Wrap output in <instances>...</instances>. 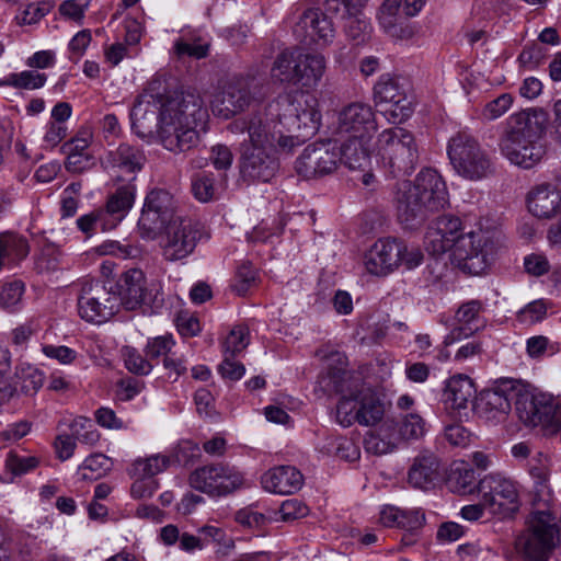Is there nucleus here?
Wrapping results in <instances>:
<instances>
[{"label":"nucleus","mask_w":561,"mask_h":561,"mask_svg":"<svg viewBox=\"0 0 561 561\" xmlns=\"http://www.w3.org/2000/svg\"><path fill=\"white\" fill-rule=\"evenodd\" d=\"M424 244L433 255L451 251L453 264L470 275L482 274L494 261L497 242L485 231L461 232L458 217L444 215L437 217L428 227Z\"/></svg>","instance_id":"1"},{"label":"nucleus","mask_w":561,"mask_h":561,"mask_svg":"<svg viewBox=\"0 0 561 561\" xmlns=\"http://www.w3.org/2000/svg\"><path fill=\"white\" fill-rule=\"evenodd\" d=\"M512 401L518 419L526 426H539L546 435L561 430V407L556 399L546 393L535 394L513 380L483 391L478 405L489 419H501L511 411Z\"/></svg>","instance_id":"2"},{"label":"nucleus","mask_w":561,"mask_h":561,"mask_svg":"<svg viewBox=\"0 0 561 561\" xmlns=\"http://www.w3.org/2000/svg\"><path fill=\"white\" fill-rule=\"evenodd\" d=\"M394 202L399 222L413 230L420 228L431 214L448 206L449 194L438 172L426 168L413 182L404 180L397 184Z\"/></svg>","instance_id":"3"},{"label":"nucleus","mask_w":561,"mask_h":561,"mask_svg":"<svg viewBox=\"0 0 561 561\" xmlns=\"http://www.w3.org/2000/svg\"><path fill=\"white\" fill-rule=\"evenodd\" d=\"M548 115L541 108L522 111L510 116L499 148L514 165L531 169L539 164L547 153L545 133Z\"/></svg>","instance_id":"4"},{"label":"nucleus","mask_w":561,"mask_h":561,"mask_svg":"<svg viewBox=\"0 0 561 561\" xmlns=\"http://www.w3.org/2000/svg\"><path fill=\"white\" fill-rule=\"evenodd\" d=\"M329 380L333 390L341 394L336 405V420L348 427L355 422L365 426L379 423L385 414V405L377 392L359 376L345 370L332 371Z\"/></svg>","instance_id":"5"},{"label":"nucleus","mask_w":561,"mask_h":561,"mask_svg":"<svg viewBox=\"0 0 561 561\" xmlns=\"http://www.w3.org/2000/svg\"><path fill=\"white\" fill-rule=\"evenodd\" d=\"M208 118L202 96L195 91H182L173 113H162L159 137L162 146L174 153L185 152L199 142V129Z\"/></svg>","instance_id":"6"},{"label":"nucleus","mask_w":561,"mask_h":561,"mask_svg":"<svg viewBox=\"0 0 561 561\" xmlns=\"http://www.w3.org/2000/svg\"><path fill=\"white\" fill-rule=\"evenodd\" d=\"M271 103L264 111L234 119L228 126L232 134H248L240 146L276 149L289 153L293 151V138L284 130L280 112L271 113Z\"/></svg>","instance_id":"7"},{"label":"nucleus","mask_w":561,"mask_h":561,"mask_svg":"<svg viewBox=\"0 0 561 561\" xmlns=\"http://www.w3.org/2000/svg\"><path fill=\"white\" fill-rule=\"evenodd\" d=\"M271 113L280 112L284 129L293 138V149L311 138L321 124L318 100L312 95L294 100L289 94L278 95L271 102Z\"/></svg>","instance_id":"8"},{"label":"nucleus","mask_w":561,"mask_h":561,"mask_svg":"<svg viewBox=\"0 0 561 561\" xmlns=\"http://www.w3.org/2000/svg\"><path fill=\"white\" fill-rule=\"evenodd\" d=\"M161 84L160 80H152L131 108V128L141 138L159 131L164 110L171 114L180 102L182 91L161 90Z\"/></svg>","instance_id":"9"},{"label":"nucleus","mask_w":561,"mask_h":561,"mask_svg":"<svg viewBox=\"0 0 561 561\" xmlns=\"http://www.w3.org/2000/svg\"><path fill=\"white\" fill-rule=\"evenodd\" d=\"M377 154L393 176L410 175L415 170L419 158V145L414 135L403 127L382 130L376 142Z\"/></svg>","instance_id":"10"},{"label":"nucleus","mask_w":561,"mask_h":561,"mask_svg":"<svg viewBox=\"0 0 561 561\" xmlns=\"http://www.w3.org/2000/svg\"><path fill=\"white\" fill-rule=\"evenodd\" d=\"M447 154L456 173L466 180L479 181L495 172L488 151L467 131H458L449 139Z\"/></svg>","instance_id":"11"},{"label":"nucleus","mask_w":561,"mask_h":561,"mask_svg":"<svg viewBox=\"0 0 561 561\" xmlns=\"http://www.w3.org/2000/svg\"><path fill=\"white\" fill-rule=\"evenodd\" d=\"M558 531L551 512H533L527 520V529L517 538V548L527 561H548L556 547Z\"/></svg>","instance_id":"12"},{"label":"nucleus","mask_w":561,"mask_h":561,"mask_svg":"<svg viewBox=\"0 0 561 561\" xmlns=\"http://www.w3.org/2000/svg\"><path fill=\"white\" fill-rule=\"evenodd\" d=\"M119 306L126 310L140 307L157 311L164 304L162 284L158 279H148L140 268H129L118 280Z\"/></svg>","instance_id":"13"},{"label":"nucleus","mask_w":561,"mask_h":561,"mask_svg":"<svg viewBox=\"0 0 561 561\" xmlns=\"http://www.w3.org/2000/svg\"><path fill=\"white\" fill-rule=\"evenodd\" d=\"M477 491L492 515L506 518L513 516L519 508L516 483L500 473L484 476L478 482Z\"/></svg>","instance_id":"14"},{"label":"nucleus","mask_w":561,"mask_h":561,"mask_svg":"<svg viewBox=\"0 0 561 561\" xmlns=\"http://www.w3.org/2000/svg\"><path fill=\"white\" fill-rule=\"evenodd\" d=\"M410 85L405 79L383 75L374 87V100L377 105H385L386 118L398 124L408 119L413 113Z\"/></svg>","instance_id":"15"},{"label":"nucleus","mask_w":561,"mask_h":561,"mask_svg":"<svg viewBox=\"0 0 561 561\" xmlns=\"http://www.w3.org/2000/svg\"><path fill=\"white\" fill-rule=\"evenodd\" d=\"M259 98V84L252 77H234L226 82L210 102L214 115L228 119L245 111Z\"/></svg>","instance_id":"16"},{"label":"nucleus","mask_w":561,"mask_h":561,"mask_svg":"<svg viewBox=\"0 0 561 561\" xmlns=\"http://www.w3.org/2000/svg\"><path fill=\"white\" fill-rule=\"evenodd\" d=\"M119 309L116 293L105 287L103 282L87 280L82 284L78 296L79 316L91 323H103L111 319Z\"/></svg>","instance_id":"17"},{"label":"nucleus","mask_w":561,"mask_h":561,"mask_svg":"<svg viewBox=\"0 0 561 561\" xmlns=\"http://www.w3.org/2000/svg\"><path fill=\"white\" fill-rule=\"evenodd\" d=\"M243 476L233 467L210 463L195 469L188 478L190 485L203 493L222 496L243 484Z\"/></svg>","instance_id":"18"},{"label":"nucleus","mask_w":561,"mask_h":561,"mask_svg":"<svg viewBox=\"0 0 561 561\" xmlns=\"http://www.w3.org/2000/svg\"><path fill=\"white\" fill-rule=\"evenodd\" d=\"M178 217L173 196L165 190H152L145 199L138 229L142 238L154 239Z\"/></svg>","instance_id":"19"},{"label":"nucleus","mask_w":561,"mask_h":561,"mask_svg":"<svg viewBox=\"0 0 561 561\" xmlns=\"http://www.w3.org/2000/svg\"><path fill=\"white\" fill-rule=\"evenodd\" d=\"M339 165V145L335 140L308 145L295 162V170L304 179H316L333 173Z\"/></svg>","instance_id":"20"},{"label":"nucleus","mask_w":561,"mask_h":561,"mask_svg":"<svg viewBox=\"0 0 561 561\" xmlns=\"http://www.w3.org/2000/svg\"><path fill=\"white\" fill-rule=\"evenodd\" d=\"M276 152V149L240 146V179L248 184L270 182L279 170Z\"/></svg>","instance_id":"21"},{"label":"nucleus","mask_w":561,"mask_h":561,"mask_svg":"<svg viewBox=\"0 0 561 561\" xmlns=\"http://www.w3.org/2000/svg\"><path fill=\"white\" fill-rule=\"evenodd\" d=\"M162 254L167 261L174 262L188 256L201 239V229L192 219L178 217L164 227Z\"/></svg>","instance_id":"22"},{"label":"nucleus","mask_w":561,"mask_h":561,"mask_svg":"<svg viewBox=\"0 0 561 561\" xmlns=\"http://www.w3.org/2000/svg\"><path fill=\"white\" fill-rule=\"evenodd\" d=\"M377 128L374 108L363 102H353L339 112L333 134L341 137H373Z\"/></svg>","instance_id":"23"},{"label":"nucleus","mask_w":561,"mask_h":561,"mask_svg":"<svg viewBox=\"0 0 561 561\" xmlns=\"http://www.w3.org/2000/svg\"><path fill=\"white\" fill-rule=\"evenodd\" d=\"M366 0H325L324 9L333 15L347 18L345 34L356 46L366 44L370 39L371 25L362 13Z\"/></svg>","instance_id":"24"},{"label":"nucleus","mask_w":561,"mask_h":561,"mask_svg":"<svg viewBox=\"0 0 561 561\" xmlns=\"http://www.w3.org/2000/svg\"><path fill=\"white\" fill-rule=\"evenodd\" d=\"M405 244L397 239H379L366 252V271L376 276H385L397 268L404 253Z\"/></svg>","instance_id":"25"},{"label":"nucleus","mask_w":561,"mask_h":561,"mask_svg":"<svg viewBox=\"0 0 561 561\" xmlns=\"http://www.w3.org/2000/svg\"><path fill=\"white\" fill-rule=\"evenodd\" d=\"M296 37L306 46L329 45L335 34L332 21L319 9H309L302 13L295 25Z\"/></svg>","instance_id":"26"},{"label":"nucleus","mask_w":561,"mask_h":561,"mask_svg":"<svg viewBox=\"0 0 561 561\" xmlns=\"http://www.w3.org/2000/svg\"><path fill=\"white\" fill-rule=\"evenodd\" d=\"M146 161L147 158L141 147L122 142L116 148L108 150L101 163L107 171L135 174L142 170Z\"/></svg>","instance_id":"27"},{"label":"nucleus","mask_w":561,"mask_h":561,"mask_svg":"<svg viewBox=\"0 0 561 561\" xmlns=\"http://www.w3.org/2000/svg\"><path fill=\"white\" fill-rule=\"evenodd\" d=\"M483 309L479 300H470L462 304L455 314V325L444 340L445 345H450L461 339L469 337L484 327L480 313Z\"/></svg>","instance_id":"28"},{"label":"nucleus","mask_w":561,"mask_h":561,"mask_svg":"<svg viewBox=\"0 0 561 561\" xmlns=\"http://www.w3.org/2000/svg\"><path fill=\"white\" fill-rule=\"evenodd\" d=\"M529 211L538 218H551L561 213V192L553 184L543 183L530 191Z\"/></svg>","instance_id":"29"},{"label":"nucleus","mask_w":561,"mask_h":561,"mask_svg":"<svg viewBox=\"0 0 561 561\" xmlns=\"http://www.w3.org/2000/svg\"><path fill=\"white\" fill-rule=\"evenodd\" d=\"M263 488L275 494H293L302 486L304 478L299 470L291 466L275 467L262 476Z\"/></svg>","instance_id":"30"},{"label":"nucleus","mask_w":561,"mask_h":561,"mask_svg":"<svg viewBox=\"0 0 561 561\" xmlns=\"http://www.w3.org/2000/svg\"><path fill=\"white\" fill-rule=\"evenodd\" d=\"M371 137L347 136V139L339 145V163H344L350 170L365 171L370 165Z\"/></svg>","instance_id":"31"},{"label":"nucleus","mask_w":561,"mask_h":561,"mask_svg":"<svg viewBox=\"0 0 561 561\" xmlns=\"http://www.w3.org/2000/svg\"><path fill=\"white\" fill-rule=\"evenodd\" d=\"M439 479V461L438 458L425 453L419 455L408 473L409 483L416 489L428 490L434 486Z\"/></svg>","instance_id":"32"},{"label":"nucleus","mask_w":561,"mask_h":561,"mask_svg":"<svg viewBox=\"0 0 561 561\" xmlns=\"http://www.w3.org/2000/svg\"><path fill=\"white\" fill-rule=\"evenodd\" d=\"M134 180L135 176L127 184L117 187L108 196L105 209H102L103 216L107 219L112 229L126 216L134 204L136 191L135 185L131 183Z\"/></svg>","instance_id":"33"},{"label":"nucleus","mask_w":561,"mask_h":561,"mask_svg":"<svg viewBox=\"0 0 561 561\" xmlns=\"http://www.w3.org/2000/svg\"><path fill=\"white\" fill-rule=\"evenodd\" d=\"M476 389L468 376L451 377L444 389L443 399L451 409H466L470 400L474 398Z\"/></svg>","instance_id":"34"},{"label":"nucleus","mask_w":561,"mask_h":561,"mask_svg":"<svg viewBox=\"0 0 561 561\" xmlns=\"http://www.w3.org/2000/svg\"><path fill=\"white\" fill-rule=\"evenodd\" d=\"M298 54L295 50L285 49L276 56L271 68V77L274 81L289 85L299 84Z\"/></svg>","instance_id":"35"},{"label":"nucleus","mask_w":561,"mask_h":561,"mask_svg":"<svg viewBox=\"0 0 561 561\" xmlns=\"http://www.w3.org/2000/svg\"><path fill=\"white\" fill-rule=\"evenodd\" d=\"M400 443L393 422L383 423L377 432L369 433L364 440L365 449L375 455L391 453Z\"/></svg>","instance_id":"36"},{"label":"nucleus","mask_w":561,"mask_h":561,"mask_svg":"<svg viewBox=\"0 0 561 561\" xmlns=\"http://www.w3.org/2000/svg\"><path fill=\"white\" fill-rule=\"evenodd\" d=\"M300 64L299 84L307 88L316 87L323 77L327 68L324 56L320 54H298Z\"/></svg>","instance_id":"37"},{"label":"nucleus","mask_w":561,"mask_h":561,"mask_svg":"<svg viewBox=\"0 0 561 561\" xmlns=\"http://www.w3.org/2000/svg\"><path fill=\"white\" fill-rule=\"evenodd\" d=\"M476 472L466 462L455 463L448 477V485L456 493H472L476 489Z\"/></svg>","instance_id":"38"},{"label":"nucleus","mask_w":561,"mask_h":561,"mask_svg":"<svg viewBox=\"0 0 561 561\" xmlns=\"http://www.w3.org/2000/svg\"><path fill=\"white\" fill-rule=\"evenodd\" d=\"M400 3L401 0H386L381 5L379 21L389 35L398 38H409L412 36V31L394 23V15L400 8Z\"/></svg>","instance_id":"39"},{"label":"nucleus","mask_w":561,"mask_h":561,"mask_svg":"<svg viewBox=\"0 0 561 561\" xmlns=\"http://www.w3.org/2000/svg\"><path fill=\"white\" fill-rule=\"evenodd\" d=\"M170 465V458L164 455H152L144 459H137L130 469L131 477H145L153 479V477Z\"/></svg>","instance_id":"40"},{"label":"nucleus","mask_w":561,"mask_h":561,"mask_svg":"<svg viewBox=\"0 0 561 561\" xmlns=\"http://www.w3.org/2000/svg\"><path fill=\"white\" fill-rule=\"evenodd\" d=\"M47 76L36 70H24L8 75L3 84L24 90H36L45 85Z\"/></svg>","instance_id":"41"},{"label":"nucleus","mask_w":561,"mask_h":561,"mask_svg":"<svg viewBox=\"0 0 561 561\" xmlns=\"http://www.w3.org/2000/svg\"><path fill=\"white\" fill-rule=\"evenodd\" d=\"M394 426L400 442L419 439L425 433V421L416 413L404 415L400 423L394 424Z\"/></svg>","instance_id":"42"},{"label":"nucleus","mask_w":561,"mask_h":561,"mask_svg":"<svg viewBox=\"0 0 561 561\" xmlns=\"http://www.w3.org/2000/svg\"><path fill=\"white\" fill-rule=\"evenodd\" d=\"M111 459L103 454L89 456L79 467L78 472L83 480H96L111 469Z\"/></svg>","instance_id":"43"},{"label":"nucleus","mask_w":561,"mask_h":561,"mask_svg":"<svg viewBox=\"0 0 561 561\" xmlns=\"http://www.w3.org/2000/svg\"><path fill=\"white\" fill-rule=\"evenodd\" d=\"M528 472L534 479L537 492H542L548 485L550 476V459L547 455L538 453L528 462Z\"/></svg>","instance_id":"44"},{"label":"nucleus","mask_w":561,"mask_h":561,"mask_svg":"<svg viewBox=\"0 0 561 561\" xmlns=\"http://www.w3.org/2000/svg\"><path fill=\"white\" fill-rule=\"evenodd\" d=\"M71 435L75 440H78L88 446L95 445L100 439V433L90 419L77 417L70 425Z\"/></svg>","instance_id":"45"},{"label":"nucleus","mask_w":561,"mask_h":561,"mask_svg":"<svg viewBox=\"0 0 561 561\" xmlns=\"http://www.w3.org/2000/svg\"><path fill=\"white\" fill-rule=\"evenodd\" d=\"M122 356L127 370L135 375H148L152 370V363L145 358L136 348L124 346L122 348Z\"/></svg>","instance_id":"46"},{"label":"nucleus","mask_w":561,"mask_h":561,"mask_svg":"<svg viewBox=\"0 0 561 561\" xmlns=\"http://www.w3.org/2000/svg\"><path fill=\"white\" fill-rule=\"evenodd\" d=\"M249 344V329L244 325L234 327L224 343L225 356L236 357Z\"/></svg>","instance_id":"47"},{"label":"nucleus","mask_w":561,"mask_h":561,"mask_svg":"<svg viewBox=\"0 0 561 561\" xmlns=\"http://www.w3.org/2000/svg\"><path fill=\"white\" fill-rule=\"evenodd\" d=\"M99 252L103 255H114L119 259H135L141 251L131 243H121L119 241L108 240L99 247Z\"/></svg>","instance_id":"48"},{"label":"nucleus","mask_w":561,"mask_h":561,"mask_svg":"<svg viewBox=\"0 0 561 561\" xmlns=\"http://www.w3.org/2000/svg\"><path fill=\"white\" fill-rule=\"evenodd\" d=\"M38 466V459L34 456H20L13 451H10L7 460L5 467L14 476H22L32 470H34Z\"/></svg>","instance_id":"49"},{"label":"nucleus","mask_w":561,"mask_h":561,"mask_svg":"<svg viewBox=\"0 0 561 561\" xmlns=\"http://www.w3.org/2000/svg\"><path fill=\"white\" fill-rule=\"evenodd\" d=\"M173 346L174 341L172 336H157L147 342L144 352L151 363L161 356H163V358L169 356Z\"/></svg>","instance_id":"50"},{"label":"nucleus","mask_w":561,"mask_h":561,"mask_svg":"<svg viewBox=\"0 0 561 561\" xmlns=\"http://www.w3.org/2000/svg\"><path fill=\"white\" fill-rule=\"evenodd\" d=\"M214 178L211 174H197L192 181V192L201 202H209L215 195Z\"/></svg>","instance_id":"51"},{"label":"nucleus","mask_w":561,"mask_h":561,"mask_svg":"<svg viewBox=\"0 0 561 561\" xmlns=\"http://www.w3.org/2000/svg\"><path fill=\"white\" fill-rule=\"evenodd\" d=\"M256 270L251 263H242L236 274V283L233 284V290L239 296H244L250 287L255 283Z\"/></svg>","instance_id":"52"},{"label":"nucleus","mask_w":561,"mask_h":561,"mask_svg":"<svg viewBox=\"0 0 561 561\" xmlns=\"http://www.w3.org/2000/svg\"><path fill=\"white\" fill-rule=\"evenodd\" d=\"M24 285L20 280L3 284L0 287V305L5 309L13 308L21 301Z\"/></svg>","instance_id":"53"},{"label":"nucleus","mask_w":561,"mask_h":561,"mask_svg":"<svg viewBox=\"0 0 561 561\" xmlns=\"http://www.w3.org/2000/svg\"><path fill=\"white\" fill-rule=\"evenodd\" d=\"M145 383L133 377L119 379L116 382L115 397L118 401H130L141 392Z\"/></svg>","instance_id":"54"},{"label":"nucleus","mask_w":561,"mask_h":561,"mask_svg":"<svg viewBox=\"0 0 561 561\" xmlns=\"http://www.w3.org/2000/svg\"><path fill=\"white\" fill-rule=\"evenodd\" d=\"M98 225H100L103 230L111 229L107 219L103 216V210L100 209L77 219L79 230L87 236H90Z\"/></svg>","instance_id":"55"},{"label":"nucleus","mask_w":561,"mask_h":561,"mask_svg":"<svg viewBox=\"0 0 561 561\" xmlns=\"http://www.w3.org/2000/svg\"><path fill=\"white\" fill-rule=\"evenodd\" d=\"M51 9L49 2L31 3L28 4L20 16H16L19 25H31L37 23L43 19Z\"/></svg>","instance_id":"56"},{"label":"nucleus","mask_w":561,"mask_h":561,"mask_svg":"<svg viewBox=\"0 0 561 561\" xmlns=\"http://www.w3.org/2000/svg\"><path fill=\"white\" fill-rule=\"evenodd\" d=\"M199 456L201 449L198 444L188 439L180 442L174 451L176 462L183 466L193 463Z\"/></svg>","instance_id":"57"},{"label":"nucleus","mask_w":561,"mask_h":561,"mask_svg":"<svg viewBox=\"0 0 561 561\" xmlns=\"http://www.w3.org/2000/svg\"><path fill=\"white\" fill-rule=\"evenodd\" d=\"M547 313V305L543 300H535L529 302L518 312V319L526 324H533L541 321Z\"/></svg>","instance_id":"58"},{"label":"nucleus","mask_w":561,"mask_h":561,"mask_svg":"<svg viewBox=\"0 0 561 561\" xmlns=\"http://www.w3.org/2000/svg\"><path fill=\"white\" fill-rule=\"evenodd\" d=\"M309 508L306 504L297 499H291L283 502L279 507L280 518L284 522H291L307 516Z\"/></svg>","instance_id":"59"},{"label":"nucleus","mask_w":561,"mask_h":561,"mask_svg":"<svg viewBox=\"0 0 561 561\" xmlns=\"http://www.w3.org/2000/svg\"><path fill=\"white\" fill-rule=\"evenodd\" d=\"M174 47L179 56L187 55L196 59L205 58L209 50V45L207 43H201V41L190 43L184 39H179Z\"/></svg>","instance_id":"60"},{"label":"nucleus","mask_w":561,"mask_h":561,"mask_svg":"<svg viewBox=\"0 0 561 561\" xmlns=\"http://www.w3.org/2000/svg\"><path fill=\"white\" fill-rule=\"evenodd\" d=\"M512 103H513V98L511 94H507V93L501 94L499 98L489 102L485 105L483 115L488 119H496L508 111Z\"/></svg>","instance_id":"61"},{"label":"nucleus","mask_w":561,"mask_h":561,"mask_svg":"<svg viewBox=\"0 0 561 561\" xmlns=\"http://www.w3.org/2000/svg\"><path fill=\"white\" fill-rule=\"evenodd\" d=\"M135 482L131 484L130 494L134 499H147L158 489V482L154 479L145 477H134Z\"/></svg>","instance_id":"62"},{"label":"nucleus","mask_w":561,"mask_h":561,"mask_svg":"<svg viewBox=\"0 0 561 561\" xmlns=\"http://www.w3.org/2000/svg\"><path fill=\"white\" fill-rule=\"evenodd\" d=\"M236 520L243 525L251 528H260L266 523V517L264 514L254 511L253 507H244L239 510L236 513Z\"/></svg>","instance_id":"63"},{"label":"nucleus","mask_w":561,"mask_h":561,"mask_svg":"<svg viewBox=\"0 0 561 561\" xmlns=\"http://www.w3.org/2000/svg\"><path fill=\"white\" fill-rule=\"evenodd\" d=\"M210 161L217 170H227L231 167L233 154L226 145H216L211 148Z\"/></svg>","instance_id":"64"}]
</instances>
